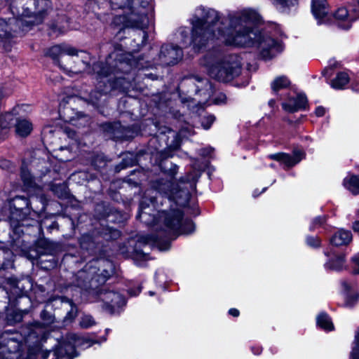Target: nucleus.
<instances>
[{"label": "nucleus", "instance_id": "c03bdc74", "mask_svg": "<svg viewBox=\"0 0 359 359\" xmlns=\"http://www.w3.org/2000/svg\"><path fill=\"white\" fill-rule=\"evenodd\" d=\"M155 243L160 250H166L170 247V242L168 241V239L162 243L160 241H158V238H156L155 239Z\"/></svg>", "mask_w": 359, "mask_h": 359}, {"label": "nucleus", "instance_id": "e433bc0d", "mask_svg": "<svg viewBox=\"0 0 359 359\" xmlns=\"http://www.w3.org/2000/svg\"><path fill=\"white\" fill-rule=\"evenodd\" d=\"M89 121V118L81 114H78V120H76L74 118L70 119V121L72 123L74 126L80 127V126H85Z\"/></svg>", "mask_w": 359, "mask_h": 359}, {"label": "nucleus", "instance_id": "8fccbe9b", "mask_svg": "<svg viewBox=\"0 0 359 359\" xmlns=\"http://www.w3.org/2000/svg\"><path fill=\"white\" fill-rule=\"evenodd\" d=\"M212 152V149H203L201 150V153L200 154H201L202 156H208L210 154V153Z\"/></svg>", "mask_w": 359, "mask_h": 359}, {"label": "nucleus", "instance_id": "864d4df0", "mask_svg": "<svg viewBox=\"0 0 359 359\" xmlns=\"http://www.w3.org/2000/svg\"><path fill=\"white\" fill-rule=\"evenodd\" d=\"M8 164H10V163L6 160H4L0 162V166L1 167H8Z\"/></svg>", "mask_w": 359, "mask_h": 359}, {"label": "nucleus", "instance_id": "f8f14e48", "mask_svg": "<svg viewBox=\"0 0 359 359\" xmlns=\"http://www.w3.org/2000/svg\"><path fill=\"white\" fill-rule=\"evenodd\" d=\"M182 57L181 48L174 45H163L161 47L159 58L161 62L168 65L176 64Z\"/></svg>", "mask_w": 359, "mask_h": 359}, {"label": "nucleus", "instance_id": "423d86ee", "mask_svg": "<svg viewBox=\"0 0 359 359\" xmlns=\"http://www.w3.org/2000/svg\"><path fill=\"white\" fill-rule=\"evenodd\" d=\"M201 64L207 67L210 76L221 82H229L241 73V58L237 55H228L221 61L206 56Z\"/></svg>", "mask_w": 359, "mask_h": 359}, {"label": "nucleus", "instance_id": "ea45409f", "mask_svg": "<svg viewBox=\"0 0 359 359\" xmlns=\"http://www.w3.org/2000/svg\"><path fill=\"white\" fill-rule=\"evenodd\" d=\"M215 118L212 115H208V116H205L204 118L203 121H202V126H203V128L205 130L209 129L210 128L211 125L215 121Z\"/></svg>", "mask_w": 359, "mask_h": 359}, {"label": "nucleus", "instance_id": "4c0bfd02", "mask_svg": "<svg viewBox=\"0 0 359 359\" xmlns=\"http://www.w3.org/2000/svg\"><path fill=\"white\" fill-rule=\"evenodd\" d=\"M21 177L25 184L27 186H31L32 183V177L29 170L25 167L21 168Z\"/></svg>", "mask_w": 359, "mask_h": 359}, {"label": "nucleus", "instance_id": "9d476101", "mask_svg": "<svg viewBox=\"0 0 359 359\" xmlns=\"http://www.w3.org/2000/svg\"><path fill=\"white\" fill-rule=\"evenodd\" d=\"M337 26L343 29H348L352 24L359 19V0L357 4H349L339 8L334 13Z\"/></svg>", "mask_w": 359, "mask_h": 359}, {"label": "nucleus", "instance_id": "de8ad7c7", "mask_svg": "<svg viewBox=\"0 0 359 359\" xmlns=\"http://www.w3.org/2000/svg\"><path fill=\"white\" fill-rule=\"evenodd\" d=\"M315 113L317 116H323L325 113V109L323 107H318L316 108Z\"/></svg>", "mask_w": 359, "mask_h": 359}, {"label": "nucleus", "instance_id": "a18cd8bd", "mask_svg": "<svg viewBox=\"0 0 359 359\" xmlns=\"http://www.w3.org/2000/svg\"><path fill=\"white\" fill-rule=\"evenodd\" d=\"M353 271L355 273L359 274V253L355 255L353 258Z\"/></svg>", "mask_w": 359, "mask_h": 359}, {"label": "nucleus", "instance_id": "5701e85b", "mask_svg": "<svg viewBox=\"0 0 359 359\" xmlns=\"http://www.w3.org/2000/svg\"><path fill=\"white\" fill-rule=\"evenodd\" d=\"M150 241L149 237H145L142 238L140 240L138 241L137 243L135 248L134 249L133 252V257L134 259L138 260V259H143L147 260L149 259V253L145 252L144 250L140 249L142 243H149Z\"/></svg>", "mask_w": 359, "mask_h": 359}, {"label": "nucleus", "instance_id": "b1692460", "mask_svg": "<svg viewBox=\"0 0 359 359\" xmlns=\"http://www.w3.org/2000/svg\"><path fill=\"white\" fill-rule=\"evenodd\" d=\"M13 121V114L12 112H6L5 114L0 115V138L7 134V129L10 127Z\"/></svg>", "mask_w": 359, "mask_h": 359}, {"label": "nucleus", "instance_id": "49530a36", "mask_svg": "<svg viewBox=\"0 0 359 359\" xmlns=\"http://www.w3.org/2000/svg\"><path fill=\"white\" fill-rule=\"evenodd\" d=\"M226 100V96L223 94L219 95L218 98L213 100L212 102L215 104H221L224 102Z\"/></svg>", "mask_w": 359, "mask_h": 359}, {"label": "nucleus", "instance_id": "e2e57ef3", "mask_svg": "<svg viewBox=\"0 0 359 359\" xmlns=\"http://www.w3.org/2000/svg\"><path fill=\"white\" fill-rule=\"evenodd\" d=\"M273 103V100H271V101L269 102V104H272Z\"/></svg>", "mask_w": 359, "mask_h": 359}, {"label": "nucleus", "instance_id": "69168bd1", "mask_svg": "<svg viewBox=\"0 0 359 359\" xmlns=\"http://www.w3.org/2000/svg\"><path fill=\"white\" fill-rule=\"evenodd\" d=\"M106 332H109V329H106Z\"/></svg>", "mask_w": 359, "mask_h": 359}, {"label": "nucleus", "instance_id": "aec40b11", "mask_svg": "<svg viewBox=\"0 0 359 359\" xmlns=\"http://www.w3.org/2000/svg\"><path fill=\"white\" fill-rule=\"evenodd\" d=\"M341 285L346 292L344 306L346 307L353 306L358 299V295L355 293L351 294L349 292L353 288V285L346 280H343Z\"/></svg>", "mask_w": 359, "mask_h": 359}, {"label": "nucleus", "instance_id": "2f4dec72", "mask_svg": "<svg viewBox=\"0 0 359 359\" xmlns=\"http://www.w3.org/2000/svg\"><path fill=\"white\" fill-rule=\"evenodd\" d=\"M38 247L41 248L43 250L41 253L52 254L53 251V243L47 240H41L38 242Z\"/></svg>", "mask_w": 359, "mask_h": 359}, {"label": "nucleus", "instance_id": "f3484780", "mask_svg": "<svg viewBox=\"0 0 359 359\" xmlns=\"http://www.w3.org/2000/svg\"><path fill=\"white\" fill-rule=\"evenodd\" d=\"M351 241V232L344 229L339 230L330 238V243L335 246L347 245Z\"/></svg>", "mask_w": 359, "mask_h": 359}, {"label": "nucleus", "instance_id": "9b49d317", "mask_svg": "<svg viewBox=\"0 0 359 359\" xmlns=\"http://www.w3.org/2000/svg\"><path fill=\"white\" fill-rule=\"evenodd\" d=\"M22 31V27L18 19L15 17L9 18L8 21L0 18V47L5 50H9L11 48V41L20 31Z\"/></svg>", "mask_w": 359, "mask_h": 359}, {"label": "nucleus", "instance_id": "473e14b6", "mask_svg": "<svg viewBox=\"0 0 359 359\" xmlns=\"http://www.w3.org/2000/svg\"><path fill=\"white\" fill-rule=\"evenodd\" d=\"M79 325L81 327L88 329L95 325V321L91 316L84 315L81 317Z\"/></svg>", "mask_w": 359, "mask_h": 359}, {"label": "nucleus", "instance_id": "412c9836", "mask_svg": "<svg viewBox=\"0 0 359 359\" xmlns=\"http://www.w3.org/2000/svg\"><path fill=\"white\" fill-rule=\"evenodd\" d=\"M15 132L20 137H26L32 130V124L26 119H18L15 123Z\"/></svg>", "mask_w": 359, "mask_h": 359}, {"label": "nucleus", "instance_id": "0e129e2a", "mask_svg": "<svg viewBox=\"0 0 359 359\" xmlns=\"http://www.w3.org/2000/svg\"><path fill=\"white\" fill-rule=\"evenodd\" d=\"M270 166H271V168H274V165H273V164H271V165H270Z\"/></svg>", "mask_w": 359, "mask_h": 359}, {"label": "nucleus", "instance_id": "c756f323", "mask_svg": "<svg viewBox=\"0 0 359 359\" xmlns=\"http://www.w3.org/2000/svg\"><path fill=\"white\" fill-rule=\"evenodd\" d=\"M351 359H359V328L355 332V340L350 354Z\"/></svg>", "mask_w": 359, "mask_h": 359}, {"label": "nucleus", "instance_id": "f03ea898", "mask_svg": "<svg viewBox=\"0 0 359 359\" xmlns=\"http://www.w3.org/2000/svg\"><path fill=\"white\" fill-rule=\"evenodd\" d=\"M194 171L172 187L170 184L159 187V191H148L140 203L137 218L147 225H159L165 231L166 238L181 234L188 235L194 231L192 221L182 219V212L180 208L186 206L190 198L189 188L194 189L196 180L199 177L200 168L194 166Z\"/></svg>", "mask_w": 359, "mask_h": 359}, {"label": "nucleus", "instance_id": "f257e3e1", "mask_svg": "<svg viewBox=\"0 0 359 359\" xmlns=\"http://www.w3.org/2000/svg\"><path fill=\"white\" fill-rule=\"evenodd\" d=\"M259 20L257 13L244 9L230 13L226 18L219 22L217 11L199 8L191 20V31L188 27H180L177 39L181 48L192 46L194 51H200L214 39L228 45L256 47L264 60H271L283 51V46L280 42L255 29Z\"/></svg>", "mask_w": 359, "mask_h": 359}, {"label": "nucleus", "instance_id": "ddd939ff", "mask_svg": "<svg viewBox=\"0 0 359 359\" xmlns=\"http://www.w3.org/2000/svg\"><path fill=\"white\" fill-rule=\"evenodd\" d=\"M270 159L276 161L290 168L298 163L304 157V152L300 150L294 151L293 155L290 156L285 153H277L270 154L268 156Z\"/></svg>", "mask_w": 359, "mask_h": 359}, {"label": "nucleus", "instance_id": "cd10ccee", "mask_svg": "<svg viewBox=\"0 0 359 359\" xmlns=\"http://www.w3.org/2000/svg\"><path fill=\"white\" fill-rule=\"evenodd\" d=\"M59 299L61 301L63 304H67L70 306V310L67 312L66 316L65 317V321L71 322L73 320L76 316H77V308L76 306L73 304L72 301L67 299L65 297H59Z\"/></svg>", "mask_w": 359, "mask_h": 359}, {"label": "nucleus", "instance_id": "c9c22d12", "mask_svg": "<svg viewBox=\"0 0 359 359\" xmlns=\"http://www.w3.org/2000/svg\"><path fill=\"white\" fill-rule=\"evenodd\" d=\"M107 93V90H104L102 93L97 90L93 91L89 96L90 102H91L93 105H97L102 95Z\"/></svg>", "mask_w": 359, "mask_h": 359}, {"label": "nucleus", "instance_id": "a878e982", "mask_svg": "<svg viewBox=\"0 0 359 359\" xmlns=\"http://www.w3.org/2000/svg\"><path fill=\"white\" fill-rule=\"evenodd\" d=\"M349 76L346 72H339L331 81V86L335 89H341L349 82Z\"/></svg>", "mask_w": 359, "mask_h": 359}, {"label": "nucleus", "instance_id": "5fc2aeb1", "mask_svg": "<svg viewBox=\"0 0 359 359\" xmlns=\"http://www.w3.org/2000/svg\"><path fill=\"white\" fill-rule=\"evenodd\" d=\"M140 292H141V287H138L135 292L132 293L131 290H130L129 292H130V295L135 296V295H137Z\"/></svg>", "mask_w": 359, "mask_h": 359}, {"label": "nucleus", "instance_id": "603ef678", "mask_svg": "<svg viewBox=\"0 0 359 359\" xmlns=\"http://www.w3.org/2000/svg\"><path fill=\"white\" fill-rule=\"evenodd\" d=\"M352 88L353 90L356 92H359V83L357 82L352 83Z\"/></svg>", "mask_w": 359, "mask_h": 359}, {"label": "nucleus", "instance_id": "6e6552de", "mask_svg": "<svg viewBox=\"0 0 359 359\" xmlns=\"http://www.w3.org/2000/svg\"><path fill=\"white\" fill-rule=\"evenodd\" d=\"M129 57H130L129 53H120L118 51H114L109 55L106 60V64L109 67H102V63L98 62L93 65V70L99 76L104 77L117 71L128 72L132 66Z\"/></svg>", "mask_w": 359, "mask_h": 359}, {"label": "nucleus", "instance_id": "2eb2a0df", "mask_svg": "<svg viewBox=\"0 0 359 359\" xmlns=\"http://www.w3.org/2000/svg\"><path fill=\"white\" fill-rule=\"evenodd\" d=\"M307 100L305 95L298 94L294 96H290L282 103V107L288 112H294L305 108Z\"/></svg>", "mask_w": 359, "mask_h": 359}, {"label": "nucleus", "instance_id": "72a5a7b5", "mask_svg": "<svg viewBox=\"0 0 359 359\" xmlns=\"http://www.w3.org/2000/svg\"><path fill=\"white\" fill-rule=\"evenodd\" d=\"M47 54L53 57V59H57L58 57H62V45H56L51 47Z\"/></svg>", "mask_w": 359, "mask_h": 359}, {"label": "nucleus", "instance_id": "7c9ffc66", "mask_svg": "<svg viewBox=\"0 0 359 359\" xmlns=\"http://www.w3.org/2000/svg\"><path fill=\"white\" fill-rule=\"evenodd\" d=\"M271 2L280 8H290L297 5V0H271Z\"/></svg>", "mask_w": 359, "mask_h": 359}, {"label": "nucleus", "instance_id": "4d7b16f0", "mask_svg": "<svg viewBox=\"0 0 359 359\" xmlns=\"http://www.w3.org/2000/svg\"><path fill=\"white\" fill-rule=\"evenodd\" d=\"M69 72L78 73V72H81V71H80V70H79V69H76V68H74V69H70Z\"/></svg>", "mask_w": 359, "mask_h": 359}, {"label": "nucleus", "instance_id": "20e7f679", "mask_svg": "<svg viewBox=\"0 0 359 359\" xmlns=\"http://www.w3.org/2000/svg\"><path fill=\"white\" fill-rule=\"evenodd\" d=\"M95 273V269L86 268L78 271L75 276L74 285L90 294L96 295L103 302L107 308L113 312L126 304L124 297L118 292L109 290L106 286L101 287L109 277V273L104 271L100 274Z\"/></svg>", "mask_w": 359, "mask_h": 359}, {"label": "nucleus", "instance_id": "052dcab7", "mask_svg": "<svg viewBox=\"0 0 359 359\" xmlns=\"http://www.w3.org/2000/svg\"><path fill=\"white\" fill-rule=\"evenodd\" d=\"M114 233L115 236H119V232L117 231H114Z\"/></svg>", "mask_w": 359, "mask_h": 359}, {"label": "nucleus", "instance_id": "338daca9", "mask_svg": "<svg viewBox=\"0 0 359 359\" xmlns=\"http://www.w3.org/2000/svg\"><path fill=\"white\" fill-rule=\"evenodd\" d=\"M266 188H264L262 190V192H264L266 190Z\"/></svg>", "mask_w": 359, "mask_h": 359}, {"label": "nucleus", "instance_id": "c85d7f7f", "mask_svg": "<svg viewBox=\"0 0 359 359\" xmlns=\"http://www.w3.org/2000/svg\"><path fill=\"white\" fill-rule=\"evenodd\" d=\"M13 253L8 249H0V269L8 266L6 262H10Z\"/></svg>", "mask_w": 359, "mask_h": 359}, {"label": "nucleus", "instance_id": "37998d69", "mask_svg": "<svg viewBox=\"0 0 359 359\" xmlns=\"http://www.w3.org/2000/svg\"><path fill=\"white\" fill-rule=\"evenodd\" d=\"M41 318L46 324H50L53 322V316L46 310L41 313Z\"/></svg>", "mask_w": 359, "mask_h": 359}, {"label": "nucleus", "instance_id": "a19ab883", "mask_svg": "<svg viewBox=\"0 0 359 359\" xmlns=\"http://www.w3.org/2000/svg\"><path fill=\"white\" fill-rule=\"evenodd\" d=\"M77 50L74 47L68 45H62V56L65 55H76Z\"/></svg>", "mask_w": 359, "mask_h": 359}, {"label": "nucleus", "instance_id": "0eeeda50", "mask_svg": "<svg viewBox=\"0 0 359 359\" xmlns=\"http://www.w3.org/2000/svg\"><path fill=\"white\" fill-rule=\"evenodd\" d=\"M29 205V200L25 197L16 196L13 199L9 219L11 226L17 233L22 232L20 227L32 226L36 222L32 218L30 222H27L29 218L35 215V212L32 214Z\"/></svg>", "mask_w": 359, "mask_h": 359}, {"label": "nucleus", "instance_id": "bf43d9fd", "mask_svg": "<svg viewBox=\"0 0 359 359\" xmlns=\"http://www.w3.org/2000/svg\"><path fill=\"white\" fill-rule=\"evenodd\" d=\"M260 352H261L260 349L256 350V352L255 353V354H259Z\"/></svg>", "mask_w": 359, "mask_h": 359}, {"label": "nucleus", "instance_id": "3c124183", "mask_svg": "<svg viewBox=\"0 0 359 359\" xmlns=\"http://www.w3.org/2000/svg\"><path fill=\"white\" fill-rule=\"evenodd\" d=\"M353 231L359 235V221H355L352 226Z\"/></svg>", "mask_w": 359, "mask_h": 359}, {"label": "nucleus", "instance_id": "4468645a", "mask_svg": "<svg viewBox=\"0 0 359 359\" xmlns=\"http://www.w3.org/2000/svg\"><path fill=\"white\" fill-rule=\"evenodd\" d=\"M194 79L197 81V83H195L196 93L202 97L199 102L208 101L214 93L212 83L208 79L198 76H195Z\"/></svg>", "mask_w": 359, "mask_h": 359}, {"label": "nucleus", "instance_id": "1a4fd4ad", "mask_svg": "<svg viewBox=\"0 0 359 359\" xmlns=\"http://www.w3.org/2000/svg\"><path fill=\"white\" fill-rule=\"evenodd\" d=\"M69 341L63 342L54 351V359H72L76 355V346H84L88 348L93 344V342L81 337L75 334L69 336Z\"/></svg>", "mask_w": 359, "mask_h": 359}, {"label": "nucleus", "instance_id": "09e8293b", "mask_svg": "<svg viewBox=\"0 0 359 359\" xmlns=\"http://www.w3.org/2000/svg\"><path fill=\"white\" fill-rule=\"evenodd\" d=\"M229 313L233 317H238L239 316V311L236 309H231L229 311Z\"/></svg>", "mask_w": 359, "mask_h": 359}, {"label": "nucleus", "instance_id": "58836bf2", "mask_svg": "<svg viewBox=\"0 0 359 359\" xmlns=\"http://www.w3.org/2000/svg\"><path fill=\"white\" fill-rule=\"evenodd\" d=\"M326 221L325 216H318L316 217L311 222L310 226V230L313 231L316 228L322 226Z\"/></svg>", "mask_w": 359, "mask_h": 359}, {"label": "nucleus", "instance_id": "a211bd4d", "mask_svg": "<svg viewBox=\"0 0 359 359\" xmlns=\"http://www.w3.org/2000/svg\"><path fill=\"white\" fill-rule=\"evenodd\" d=\"M22 344L15 337H11L8 339L7 349L8 355L7 359H19Z\"/></svg>", "mask_w": 359, "mask_h": 359}, {"label": "nucleus", "instance_id": "6e6d98bb", "mask_svg": "<svg viewBox=\"0 0 359 359\" xmlns=\"http://www.w3.org/2000/svg\"><path fill=\"white\" fill-rule=\"evenodd\" d=\"M177 167L176 165H174L173 169L172 170L173 176L177 173Z\"/></svg>", "mask_w": 359, "mask_h": 359}, {"label": "nucleus", "instance_id": "6ab92c4d", "mask_svg": "<svg viewBox=\"0 0 359 359\" xmlns=\"http://www.w3.org/2000/svg\"><path fill=\"white\" fill-rule=\"evenodd\" d=\"M345 256L343 254L336 256L325 264L327 270L339 271L346 268Z\"/></svg>", "mask_w": 359, "mask_h": 359}, {"label": "nucleus", "instance_id": "7ed1b4c3", "mask_svg": "<svg viewBox=\"0 0 359 359\" xmlns=\"http://www.w3.org/2000/svg\"><path fill=\"white\" fill-rule=\"evenodd\" d=\"M110 2L114 9L121 8L124 13L114 18V24H122L124 27L142 30L141 43H144L147 34L144 30L147 28L153 18L151 0H110Z\"/></svg>", "mask_w": 359, "mask_h": 359}, {"label": "nucleus", "instance_id": "79ce46f5", "mask_svg": "<svg viewBox=\"0 0 359 359\" xmlns=\"http://www.w3.org/2000/svg\"><path fill=\"white\" fill-rule=\"evenodd\" d=\"M306 241L307 245L311 247H318L320 243V241L317 236H308Z\"/></svg>", "mask_w": 359, "mask_h": 359}, {"label": "nucleus", "instance_id": "39448f33", "mask_svg": "<svg viewBox=\"0 0 359 359\" xmlns=\"http://www.w3.org/2000/svg\"><path fill=\"white\" fill-rule=\"evenodd\" d=\"M50 6L49 0H12L11 11L22 27H26L39 24L42 20L45 11Z\"/></svg>", "mask_w": 359, "mask_h": 359}, {"label": "nucleus", "instance_id": "4be33fe9", "mask_svg": "<svg viewBox=\"0 0 359 359\" xmlns=\"http://www.w3.org/2000/svg\"><path fill=\"white\" fill-rule=\"evenodd\" d=\"M343 184L353 194H359V175H348L344 178Z\"/></svg>", "mask_w": 359, "mask_h": 359}, {"label": "nucleus", "instance_id": "13d9d810", "mask_svg": "<svg viewBox=\"0 0 359 359\" xmlns=\"http://www.w3.org/2000/svg\"><path fill=\"white\" fill-rule=\"evenodd\" d=\"M260 352H261L260 349L256 350V352L255 353V354H259Z\"/></svg>", "mask_w": 359, "mask_h": 359}, {"label": "nucleus", "instance_id": "393cba45", "mask_svg": "<svg viewBox=\"0 0 359 359\" xmlns=\"http://www.w3.org/2000/svg\"><path fill=\"white\" fill-rule=\"evenodd\" d=\"M317 325L326 331L334 330V325L331 318L325 313H320L316 318Z\"/></svg>", "mask_w": 359, "mask_h": 359}, {"label": "nucleus", "instance_id": "bb28decb", "mask_svg": "<svg viewBox=\"0 0 359 359\" xmlns=\"http://www.w3.org/2000/svg\"><path fill=\"white\" fill-rule=\"evenodd\" d=\"M290 85V81L285 76H280L276 77L271 84V89L274 92H277L281 89L287 88Z\"/></svg>", "mask_w": 359, "mask_h": 359}, {"label": "nucleus", "instance_id": "f704fd0d", "mask_svg": "<svg viewBox=\"0 0 359 359\" xmlns=\"http://www.w3.org/2000/svg\"><path fill=\"white\" fill-rule=\"evenodd\" d=\"M52 190L59 198H64L67 194V187L65 184L53 185Z\"/></svg>", "mask_w": 359, "mask_h": 359}, {"label": "nucleus", "instance_id": "680f3d73", "mask_svg": "<svg viewBox=\"0 0 359 359\" xmlns=\"http://www.w3.org/2000/svg\"><path fill=\"white\" fill-rule=\"evenodd\" d=\"M154 294V292L152 291L149 292V295L153 296Z\"/></svg>", "mask_w": 359, "mask_h": 359}, {"label": "nucleus", "instance_id": "dca6fc26", "mask_svg": "<svg viewBox=\"0 0 359 359\" xmlns=\"http://www.w3.org/2000/svg\"><path fill=\"white\" fill-rule=\"evenodd\" d=\"M311 11L315 18L318 20V24L325 22L327 13V8H325V0H312Z\"/></svg>", "mask_w": 359, "mask_h": 359}]
</instances>
